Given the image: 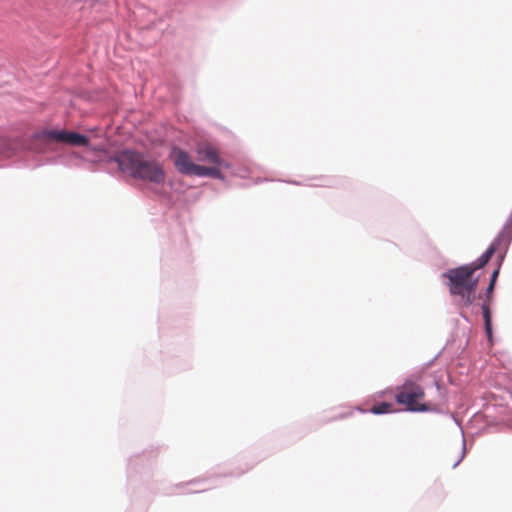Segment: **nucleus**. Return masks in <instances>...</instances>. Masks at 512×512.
<instances>
[{"label": "nucleus", "mask_w": 512, "mask_h": 512, "mask_svg": "<svg viewBox=\"0 0 512 512\" xmlns=\"http://www.w3.org/2000/svg\"><path fill=\"white\" fill-rule=\"evenodd\" d=\"M120 169L134 178L162 184L165 181V172L162 165L156 160L146 159L142 154L134 151H124L117 157Z\"/></svg>", "instance_id": "1"}, {"label": "nucleus", "mask_w": 512, "mask_h": 512, "mask_svg": "<svg viewBox=\"0 0 512 512\" xmlns=\"http://www.w3.org/2000/svg\"><path fill=\"white\" fill-rule=\"evenodd\" d=\"M474 274L473 269L467 265L449 269L443 274V277L448 280L450 294L457 298L460 307H469L476 299L479 278Z\"/></svg>", "instance_id": "2"}, {"label": "nucleus", "mask_w": 512, "mask_h": 512, "mask_svg": "<svg viewBox=\"0 0 512 512\" xmlns=\"http://www.w3.org/2000/svg\"><path fill=\"white\" fill-rule=\"evenodd\" d=\"M421 375L406 379L402 385L396 388L395 401L410 412H431L438 409L437 403L425 400L424 388L418 380Z\"/></svg>", "instance_id": "3"}, {"label": "nucleus", "mask_w": 512, "mask_h": 512, "mask_svg": "<svg viewBox=\"0 0 512 512\" xmlns=\"http://www.w3.org/2000/svg\"><path fill=\"white\" fill-rule=\"evenodd\" d=\"M171 158L177 171L183 175H195L199 177L210 176L222 179L223 175L217 167H207L196 164L192 161L191 156L180 148H173Z\"/></svg>", "instance_id": "4"}, {"label": "nucleus", "mask_w": 512, "mask_h": 512, "mask_svg": "<svg viewBox=\"0 0 512 512\" xmlns=\"http://www.w3.org/2000/svg\"><path fill=\"white\" fill-rule=\"evenodd\" d=\"M512 238V227L505 226L499 233L497 238L489 246V248L482 254L476 261L467 264L468 267L473 269L475 273L477 270L483 268L491 259L493 254L498 253L500 262L504 259L508 245Z\"/></svg>", "instance_id": "5"}, {"label": "nucleus", "mask_w": 512, "mask_h": 512, "mask_svg": "<svg viewBox=\"0 0 512 512\" xmlns=\"http://www.w3.org/2000/svg\"><path fill=\"white\" fill-rule=\"evenodd\" d=\"M195 152L200 162H207L214 164V167L219 169V166H224V161L220 156L218 149L207 142L197 144Z\"/></svg>", "instance_id": "6"}, {"label": "nucleus", "mask_w": 512, "mask_h": 512, "mask_svg": "<svg viewBox=\"0 0 512 512\" xmlns=\"http://www.w3.org/2000/svg\"><path fill=\"white\" fill-rule=\"evenodd\" d=\"M47 136L51 140L63 142L71 146H87L89 143L88 137L65 130H51L47 132Z\"/></svg>", "instance_id": "7"}, {"label": "nucleus", "mask_w": 512, "mask_h": 512, "mask_svg": "<svg viewBox=\"0 0 512 512\" xmlns=\"http://www.w3.org/2000/svg\"><path fill=\"white\" fill-rule=\"evenodd\" d=\"M495 284L489 283L487 290H486V300L482 304V313L483 318L485 322V331L487 334V337L491 339L492 337V323H491V311H490V304L492 301V293L494 291Z\"/></svg>", "instance_id": "8"}, {"label": "nucleus", "mask_w": 512, "mask_h": 512, "mask_svg": "<svg viewBox=\"0 0 512 512\" xmlns=\"http://www.w3.org/2000/svg\"><path fill=\"white\" fill-rule=\"evenodd\" d=\"M373 414H384L393 412V405L388 402L378 403L372 406L370 410Z\"/></svg>", "instance_id": "9"}, {"label": "nucleus", "mask_w": 512, "mask_h": 512, "mask_svg": "<svg viewBox=\"0 0 512 512\" xmlns=\"http://www.w3.org/2000/svg\"><path fill=\"white\" fill-rule=\"evenodd\" d=\"M499 269H500V265L492 272L491 279H490L491 283H494V284L496 283L497 277L499 275Z\"/></svg>", "instance_id": "10"}]
</instances>
